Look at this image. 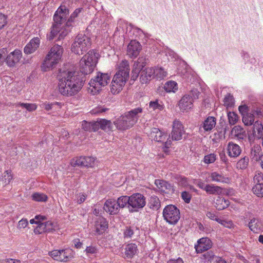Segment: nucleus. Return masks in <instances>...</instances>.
<instances>
[{
    "instance_id": "f257e3e1",
    "label": "nucleus",
    "mask_w": 263,
    "mask_h": 263,
    "mask_svg": "<svg viewBox=\"0 0 263 263\" xmlns=\"http://www.w3.org/2000/svg\"><path fill=\"white\" fill-rule=\"evenodd\" d=\"M60 93L66 97L77 94L82 89L84 80L76 71L60 70L58 76Z\"/></svg>"
},
{
    "instance_id": "f03ea898",
    "label": "nucleus",
    "mask_w": 263,
    "mask_h": 263,
    "mask_svg": "<svg viewBox=\"0 0 263 263\" xmlns=\"http://www.w3.org/2000/svg\"><path fill=\"white\" fill-rule=\"evenodd\" d=\"M81 10L77 9L71 14L68 21L66 22L67 15L69 14V10L64 6H61L55 12L53 16L54 23L51 29L50 34L48 35L49 40H52L59 33V39H63L70 31L69 27L71 26L73 19L76 17L80 12Z\"/></svg>"
},
{
    "instance_id": "7ed1b4c3",
    "label": "nucleus",
    "mask_w": 263,
    "mask_h": 263,
    "mask_svg": "<svg viewBox=\"0 0 263 263\" xmlns=\"http://www.w3.org/2000/svg\"><path fill=\"white\" fill-rule=\"evenodd\" d=\"M129 65L126 60L120 64L119 70L114 76L111 84L110 91L112 94L120 92L129 77Z\"/></svg>"
},
{
    "instance_id": "20e7f679",
    "label": "nucleus",
    "mask_w": 263,
    "mask_h": 263,
    "mask_svg": "<svg viewBox=\"0 0 263 263\" xmlns=\"http://www.w3.org/2000/svg\"><path fill=\"white\" fill-rule=\"evenodd\" d=\"M146 64V59L144 57H139L133 65L132 70V79L136 80L140 73V81L143 84L147 83L152 79L155 78V70L153 67H146L143 69Z\"/></svg>"
},
{
    "instance_id": "39448f33",
    "label": "nucleus",
    "mask_w": 263,
    "mask_h": 263,
    "mask_svg": "<svg viewBox=\"0 0 263 263\" xmlns=\"http://www.w3.org/2000/svg\"><path fill=\"white\" fill-rule=\"evenodd\" d=\"M142 111V108L137 107L126 112L115 121L114 124L118 129L126 130L133 127L137 123L140 117L139 114Z\"/></svg>"
},
{
    "instance_id": "423d86ee",
    "label": "nucleus",
    "mask_w": 263,
    "mask_h": 263,
    "mask_svg": "<svg viewBox=\"0 0 263 263\" xmlns=\"http://www.w3.org/2000/svg\"><path fill=\"white\" fill-rule=\"evenodd\" d=\"M63 52V48L59 45H53L46 55L41 66L44 71L51 69L61 60Z\"/></svg>"
},
{
    "instance_id": "0eeeda50",
    "label": "nucleus",
    "mask_w": 263,
    "mask_h": 263,
    "mask_svg": "<svg viewBox=\"0 0 263 263\" xmlns=\"http://www.w3.org/2000/svg\"><path fill=\"white\" fill-rule=\"evenodd\" d=\"M99 54L93 50L89 51L80 61V71L84 74L91 73L98 62Z\"/></svg>"
},
{
    "instance_id": "6e6552de",
    "label": "nucleus",
    "mask_w": 263,
    "mask_h": 263,
    "mask_svg": "<svg viewBox=\"0 0 263 263\" xmlns=\"http://www.w3.org/2000/svg\"><path fill=\"white\" fill-rule=\"evenodd\" d=\"M91 46L90 39L85 34H79L74 39L71 45V51L76 54H83Z\"/></svg>"
},
{
    "instance_id": "1a4fd4ad",
    "label": "nucleus",
    "mask_w": 263,
    "mask_h": 263,
    "mask_svg": "<svg viewBox=\"0 0 263 263\" xmlns=\"http://www.w3.org/2000/svg\"><path fill=\"white\" fill-rule=\"evenodd\" d=\"M163 217L167 222L175 225L180 218V210L174 205H167L163 209Z\"/></svg>"
},
{
    "instance_id": "9d476101",
    "label": "nucleus",
    "mask_w": 263,
    "mask_h": 263,
    "mask_svg": "<svg viewBox=\"0 0 263 263\" xmlns=\"http://www.w3.org/2000/svg\"><path fill=\"white\" fill-rule=\"evenodd\" d=\"M110 79V77L108 73L98 72L97 76L91 79L89 84L90 87L95 89V91H99L102 87L108 83Z\"/></svg>"
},
{
    "instance_id": "9b49d317",
    "label": "nucleus",
    "mask_w": 263,
    "mask_h": 263,
    "mask_svg": "<svg viewBox=\"0 0 263 263\" xmlns=\"http://www.w3.org/2000/svg\"><path fill=\"white\" fill-rule=\"evenodd\" d=\"M54 260L67 262L73 257V251L70 249L54 250L48 253Z\"/></svg>"
},
{
    "instance_id": "f8f14e48",
    "label": "nucleus",
    "mask_w": 263,
    "mask_h": 263,
    "mask_svg": "<svg viewBox=\"0 0 263 263\" xmlns=\"http://www.w3.org/2000/svg\"><path fill=\"white\" fill-rule=\"evenodd\" d=\"M70 164L73 167H93L96 165V159L91 157H77L71 160Z\"/></svg>"
},
{
    "instance_id": "ddd939ff",
    "label": "nucleus",
    "mask_w": 263,
    "mask_h": 263,
    "mask_svg": "<svg viewBox=\"0 0 263 263\" xmlns=\"http://www.w3.org/2000/svg\"><path fill=\"white\" fill-rule=\"evenodd\" d=\"M146 204V198L144 196L140 193L133 194L130 196L129 206L132 207L133 211H138L142 209Z\"/></svg>"
},
{
    "instance_id": "4468645a",
    "label": "nucleus",
    "mask_w": 263,
    "mask_h": 263,
    "mask_svg": "<svg viewBox=\"0 0 263 263\" xmlns=\"http://www.w3.org/2000/svg\"><path fill=\"white\" fill-rule=\"evenodd\" d=\"M184 133L183 125L179 120H175L173 122L172 131L170 135L172 139L175 141L180 140Z\"/></svg>"
},
{
    "instance_id": "2eb2a0df",
    "label": "nucleus",
    "mask_w": 263,
    "mask_h": 263,
    "mask_svg": "<svg viewBox=\"0 0 263 263\" xmlns=\"http://www.w3.org/2000/svg\"><path fill=\"white\" fill-rule=\"evenodd\" d=\"M212 246L211 240L207 237H203L197 241L195 248L197 253H200L210 249Z\"/></svg>"
},
{
    "instance_id": "dca6fc26",
    "label": "nucleus",
    "mask_w": 263,
    "mask_h": 263,
    "mask_svg": "<svg viewBox=\"0 0 263 263\" xmlns=\"http://www.w3.org/2000/svg\"><path fill=\"white\" fill-rule=\"evenodd\" d=\"M22 56V51L20 50H15L10 52L5 58L7 65L9 67H13L19 62Z\"/></svg>"
},
{
    "instance_id": "f3484780",
    "label": "nucleus",
    "mask_w": 263,
    "mask_h": 263,
    "mask_svg": "<svg viewBox=\"0 0 263 263\" xmlns=\"http://www.w3.org/2000/svg\"><path fill=\"white\" fill-rule=\"evenodd\" d=\"M226 150L228 156L233 158H237L242 152L240 146L232 141L228 143Z\"/></svg>"
},
{
    "instance_id": "a211bd4d",
    "label": "nucleus",
    "mask_w": 263,
    "mask_h": 263,
    "mask_svg": "<svg viewBox=\"0 0 263 263\" xmlns=\"http://www.w3.org/2000/svg\"><path fill=\"white\" fill-rule=\"evenodd\" d=\"M141 50V46L140 43L135 40H132L127 46V54L130 58H136L138 55Z\"/></svg>"
},
{
    "instance_id": "6ab92c4d",
    "label": "nucleus",
    "mask_w": 263,
    "mask_h": 263,
    "mask_svg": "<svg viewBox=\"0 0 263 263\" xmlns=\"http://www.w3.org/2000/svg\"><path fill=\"white\" fill-rule=\"evenodd\" d=\"M103 209L110 215L117 214L120 211L116 200L114 199L107 200L104 203Z\"/></svg>"
},
{
    "instance_id": "aec40b11",
    "label": "nucleus",
    "mask_w": 263,
    "mask_h": 263,
    "mask_svg": "<svg viewBox=\"0 0 263 263\" xmlns=\"http://www.w3.org/2000/svg\"><path fill=\"white\" fill-rule=\"evenodd\" d=\"M150 138L157 142H163L167 137V134L157 128L151 129L149 134Z\"/></svg>"
},
{
    "instance_id": "412c9836",
    "label": "nucleus",
    "mask_w": 263,
    "mask_h": 263,
    "mask_svg": "<svg viewBox=\"0 0 263 263\" xmlns=\"http://www.w3.org/2000/svg\"><path fill=\"white\" fill-rule=\"evenodd\" d=\"M231 134L232 138H236L241 142L246 140L247 137L245 130L239 125L235 126L232 129Z\"/></svg>"
},
{
    "instance_id": "4be33fe9",
    "label": "nucleus",
    "mask_w": 263,
    "mask_h": 263,
    "mask_svg": "<svg viewBox=\"0 0 263 263\" xmlns=\"http://www.w3.org/2000/svg\"><path fill=\"white\" fill-rule=\"evenodd\" d=\"M40 39L39 37H34L25 46L24 52L25 54H31L35 52L39 47Z\"/></svg>"
},
{
    "instance_id": "5701e85b",
    "label": "nucleus",
    "mask_w": 263,
    "mask_h": 263,
    "mask_svg": "<svg viewBox=\"0 0 263 263\" xmlns=\"http://www.w3.org/2000/svg\"><path fill=\"white\" fill-rule=\"evenodd\" d=\"M209 177L212 181L218 183L229 184L231 182L230 178L223 175L222 173H219L217 172H214L210 173Z\"/></svg>"
},
{
    "instance_id": "b1692460",
    "label": "nucleus",
    "mask_w": 263,
    "mask_h": 263,
    "mask_svg": "<svg viewBox=\"0 0 263 263\" xmlns=\"http://www.w3.org/2000/svg\"><path fill=\"white\" fill-rule=\"evenodd\" d=\"M216 119L213 117H208L202 123L200 128V130L202 131V128L205 132L211 130L216 125Z\"/></svg>"
},
{
    "instance_id": "393cba45",
    "label": "nucleus",
    "mask_w": 263,
    "mask_h": 263,
    "mask_svg": "<svg viewBox=\"0 0 263 263\" xmlns=\"http://www.w3.org/2000/svg\"><path fill=\"white\" fill-rule=\"evenodd\" d=\"M193 99L189 96L184 95L179 103L180 108L182 110H186L192 108L193 106Z\"/></svg>"
},
{
    "instance_id": "a878e982",
    "label": "nucleus",
    "mask_w": 263,
    "mask_h": 263,
    "mask_svg": "<svg viewBox=\"0 0 263 263\" xmlns=\"http://www.w3.org/2000/svg\"><path fill=\"white\" fill-rule=\"evenodd\" d=\"M137 246L135 243H131L127 244L125 247L124 258L131 259L137 254Z\"/></svg>"
},
{
    "instance_id": "bb28decb",
    "label": "nucleus",
    "mask_w": 263,
    "mask_h": 263,
    "mask_svg": "<svg viewBox=\"0 0 263 263\" xmlns=\"http://www.w3.org/2000/svg\"><path fill=\"white\" fill-rule=\"evenodd\" d=\"M107 222L106 219L103 217H99L95 222L96 231L98 234H102L107 228Z\"/></svg>"
},
{
    "instance_id": "cd10ccee",
    "label": "nucleus",
    "mask_w": 263,
    "mask_h": 263,
    "mask_svg": "<svg viewBox=\"0 0 263 263\" xmlns=\"http://www.w3.org/2000/svg\"><path fill=\"white\" fill-rule=\"evenodd\" d=\"M155 183L162 192L168 193L170 191L172 190V186L165 181L157 179L155 180Z\"/></svg>"
},
{
    "instance_id": "c85d7f7f",
    "label": "nucleus",
    "mask_w": 263,
    "mask_h": 263,
    "mask_svg": "<svg viewBox=\"0 0 263 263\" xmlns=\"http://www.w3.org/2000/svg\"><path fill=\"white\" fill-rule=\"evenodd\" d=\"M222 188L213 184H207L205 191L209 194L220 195L222 193Z\"/></svg>"
},
{
    "instance_id": "c756f323",
    "label": "nucleus",
    "mask_w": 263,
    "mask_h": 263,
    "mask_svg": "<svg viewBox=\"0 0 263 263\" xmlns=\"http://www.w3.org/2000/svg\"><path fill=\"white\" fill-rule=\"evenodd\" d=\"M215 206L218 210H222L227 208L230 204L228 200L221 197H218L215 202Z\"/></svg>"
},
{
    "instance_id": "7c9ffc66",
    "label": "nucleus",
    "mask_w": 263,
    "mask_h": 263,
    "mask_svg": "<svg viewBox=\"0 0 263 263\" xmlns=\"http://www.w3.org/2000/svg\"><path fill=\"white\" fill-rule=\"evenodd\" d=\"M262 152V149L259 144H254L252 146L251 149V155L252 157V158L258 161V159L260 157V154Z\"/></svg>"
},
{
    "instance_id": "2f4dec72",
    "label": "nucleus",
    "mask_w": 263,
    "mask_h": 263,
    "mask_svg": "<svg viewBox=\"0 0 263 263\" xmlns=\"http://www.w3.org/2000/svg\"><path fill=\"white\" fill-rule=\"evenodd\" d=\"M253 133L254 136L258 139L263 137V125L258 121H256L254 124Z\"/></svg>"
},
{
    "instance_id": "473e14b6",
    "label": "nucleus",
    "mask_w": 263,
    "mask_h": 263,
    "mask_svg": "<svg viewBox=\"0 0 263 263\" xmlns=\"http://www.w3.org/2000/svg\"><path fill=\"white\" fill-rule=\"evenodd\" d=\"M250 229L254 233H258L260 230V223L258 219L253 218L249 223Z\"/></svg>"
},
{
    "instance_id": "72a5a7b5",
    "label": "nucleus",
    "mask_w": 263,
    "mask_h": 263,
    "mask_svg": "<svg viewBox=\"0 0 263 263\" xmlns=\"http://www.w3.org/2000/svg\"><path fill=\"white\" fill-rule=\"evenodd\" d=\"M149 109L152 111H159L164 109V106L161 102L159 103L158 100L151 101L149 103Z\"/></svg>"
},
{
    "instance_id": "f704fd0d",
    "label": "nucleus",
    "mask_w": 263,
    "mask_h": 263,
    "mask_svg": "<svg viewBox=\"0 0 263 263\" xmlns=\"http://www.w3.org/2000/svg\"><path fill=\"white\" fill-rule=\"evenodd\" d=\"M130 200V196H122L119 197L116 200L118 206L119 208H124L127 204L129 206V202ZM129 208L130 206H128Z\"/></svg>"
},
{
    "instance_id": "c9c22d12",
    "label": "nucleus",
    "mask_w": 263,
    "mask_h": 263,
    "mask_svg": "<svg viewBox=\"0 0 263 263\" xmlns=\"http://www.w3.org/2000/svg\"><path fill=\"white\" fill-rule=\"evenodd\" d=\"M100 124V128L104 130H110L112 128V124L110 120L104 119H99Z\"/></svg>"
},
{
    "instance_id": "e433bc0d",
    "label": "nucleus",
    "mask_w": 263,
    "mask_h": 263,
    "mask_svg": "<svg viewBox=\"0 0 263 263\" xmlns=\"http://www.w3.org/2000/svg\"><path fill=\"white\" fill-rule=\"evenodd\" d=\"M164 88L168 92H174L178 89L177 83L173 81H168L165 84Z\"/></svg>"
},
{
    "instance_id": "4c0bfd02",
    "label": "nucleus",
    "mask_w": 263,
    "mask_h": 263,
    "mask_svg": "<svg viewBox=\"0 0 263 263\" xmlns=\"http://www.w3.org/2000/svg\"><path fill=\"white\" fill-rule=\"evenodd\" d=\"M149 206L153 210H157L160 207V201L157 196H152L149 200Z\"/></svg>"
},
{
    "instance_id": "58836bf2",
    "label": "nucleus",
    "mask_w": 263,
    "mask_h": 263,
    "mask_svg": "<svg viewBox=\"0 0 263 263\" xmlns=\"http://www.w3.org/2000/svg\"><path fill=\"white\" fill-rule=\"evenodd\" d=\"M12 179V176L10 172L8 171H5L1 179L2 184L3 187L9 184Z\"/></svg>"
},
{
    "instance_id": "ea45409f",
    "label": "nucleus",
    "mask_w": 263,
    "mask_h": 263,
    "mask_svg": "<svg viewBox=\"0 0 263 263\" xmlns=\"http://www.w3.org/2000/svg\"><path fill=\"white\" fill-rule=\"evenodd\" d=\"M242 121L246 125H252L254 122V115L247 113L242 117Z\"/></svg>"
},
{
    "instance_id": "a19ab883",
    "label": "nucleus",
    "mask_w": 263,
    "mask_h": 263,
    "mask_svg": "<svg viewBox=\"0 0 263 263\" xmlns=\"http://www.w3.org/2000/svg\"><path fill=\"white\" fill-rule=\"evenodd\" d=\"M155 70V78L162 79L166 77L167 72L161 67L154 68Z\"/></svg>"
},
{
    "instance_id": "79ce46f5",
    "label": "nucleus",
    "mask_w": 263,
    "mask_h": 263,
    "mask_svg": "<svg viewBox=\"0 0 263 263\" xmlns=\"http://www.w3.org/2000/svg\"><path fill=\"white\" fill-rule=\"evenodd\" d=\"M32 198L35 201L45 202L47 200L48 197L43 193H35L32 195Z\"/></svg>"
},
{
    "instance_id": "37998d69",
    "label": "nucleus",
    "mask_w": 263,
    "mask_h": 263,
    "mask_svg": "<svg viewBox=\"0 0 263 263\" xmlns=\"http://www.w3.org/2000/svg\"><path fill=\"white\" fill-rule=\"evenodd\" d=\"M217 257L215 256L214 252L212 251L206 252L202 255V259L205 262H212L214 259H217Z\"/></svg>"
},
{
    "instance_id": "c03bdc74",
    "label": "nucleus",
    "mask_w": 263,
    "mask_h": 263,
    "mask_svg": "<svg viewBox=\"0 0 263 263\" xmlns=\"http://www.w3.org/2000/svg\"><path fill=\"white\" fill-rule=\"evenodd\" d=\"M249 159L247 156H245L240 159L237 163V168L241 170L245 169L247 167L249 164Z\"/></svg>"
},
{
    "instance_id": "a18cd8bd",
    "label": "nucleus",
    "mask_w": 263,
    "mask_h": 263,
    "mask_svg": "<svg viewBox=\"0 0 263 263\" xmlns=\"http://www.w3.org/2000/svg\"><path fill=\"white\" fill-rule=\"evenodd\" d=\"M252 191L258 197H263V184H255L252 188Z\"/></svg>"
},
{
    "instance_id": "49530a36",
    "label": "nucleus",
    "mask_w": 263,
    "mask_h": 263,
    "mask_svg": "<svg viewBox=\"0 0 263 263\" xmlns=\"http://www.w3.org/2000/svg\"><path fill=\"white\" fill-rule=\"evenodd\" d=\"M134 227H126L124 232V238L125 239H132L134 234Z\"/></svg>"
},
{
    "instance_id": "de8ad7c7",
    "label": "nucleus",
    "mask_w": 263,
    "mask_h": 263,
    "mask_svg": "<svg viewBox=\"0 0 263 263\" xmlns=\"http://www.w3.org/2000/svg\"><path fill=\"white\" fill-rule=\"evenodd\" d=\"M224 105L227 107H232L234 104V99L232 95L228 93L225 96L224 100Z\"/></svg>"
},
{
    "instance_id": "09e8293b",
    "label": "nucleus",
    "mask_w": 263,
    "mask_h": 263,
    "mask_svg": "<svg viewBox=\"0 0 263 263\" xmlns=\"http://www.w3.org/2000/svg\"><path fill=\"white\" fill-rule=\"evenodd\" d=\"M178 184L179 185L184 187H189L190 190H194L193 186L191 185L189 183L188 180L186 178L181 177L178 179Z\"/></svg>"
},
{
    "instance_id": "8fccbe9b",
    "label": "nucleus",
    "mask_w": 263,
    "mask_h": 263,
    "mask_svg": "<svg viewBox=\"0 0 263 263\" xmlns=\"http://www.w3.org/2000/svg\"><path fill=\"white\" fill-rule=\"evenodd\" d=\"M21 106L26 108L29 111H32L37 108V106L35 104L20 103L16 105V106Z\"/></svg>"
},
{
    "instance_id": "3c124183",
    "label": "nucleus",
    "mask_w": 263,
    "mask_h": 263,
    "mask_svg": "<svg viewBox=\"0 0 263 263\" xmlns=\"http://www.w3.org/2000/svg\"><path fill=\"white\" fill-rule=\"evenodd\" d=\"M228 117L229 123L231 125L236 124L238 119L237 115L234 112H228Z\"/></svg>"
},
{
    "instance_id": "603ef678",
    "label": "nucleus",
    "mask_w": 263,
    "mask_h": 263,
    "mask_svg": "<svg viewBox=\"0 0 263 263\" xmlns=\"http://www.w3.org/2000/svg\"><path fill=\"white\" fill-rule=\"evenodd\" d=\"M216 159V155L214 154H210L205 155L203 159V162L205 164H211L214 163Z\"/></svg>"
},
{
    "instance_id": "864d4df0",
    "label": "nucleus",
    "mask_w": 263,
    "mask_h": 263,
    "mask_svg": "<svg viewBox=\"0 0 263 263\" xmlns=\"http://www.w3.org/2000/svg\"><path fill=\"white\" fill-rule=\"evenodd\" d=\"M43 107L46 110H49L53 108L55 106H59V108L61 107V103L59 102H55L51 103L45 102L42 104Z\"/></svg>"
},
{
    "instance_id": "5fc2aeb1",
    "label": "nucleus",
    "mask_w": 263,
    "mask_h": 263,
    "mask_svg": "<svg viewBox=\"0 0 263 263\" xmlns=\"http://www.w3.org/2000/svg\"><path fill=\"white\" fill-rule=\"evenodd\" d=\"M34 232L36 234H41L47 232L44 222L38 224L37 227L34 229Z\"/></svg>"
},
{
    "instance_id": "6e6d98bb",
    "label": "nucleus",
    "mask_w": 263,
    "mask_h": 263,
    "mask_svg": "<svg viewBox=\"0 0 263 263\" xmlns=\"http://www.w3.org/2000/svg\"><path fill=\"white\" fill-rule=\"evenodd\" d=\"M181 198L185 203H189L191 201L192 195L189 192L184 191L181 193Z\"/></svg>"
},
{
    "instance_id": "4d7b16f0",
    "label": "nucleus",
    "mask_w": 263,
    "mask_h": 263,
    "mask_svg": "<svg viewBox=\"0 0 263 263\" xmlns=\"http://www.w3.org/2000/svg\"><path fill=\"white\" fill-rule=\"evenodd\" d=\"M216 221L226 228H231L233 226V223L231 220L226 221L220 219H216Z\"/></svg>"
},
{
    "instance_id": "13d9d810",
    "label": "nucleus",
    "mask_w": 263,
    "mask_h": 263,
    "mask_svg": "<svg viewBox=\"0 0 263 263\" xmlns=\"http://www.w3.org/2000/svg\"><path fill=\"white\" fill-rule=\"evenodd\" d=\"M107 110H108V108H107L102 107H97L93 109L91 111V113L92 114H94V115H98V114L102 113L103 112H105Z\"/></svg>"
},
{
    "instance_id": "bf43d9fd",
    "label": "nucleus",
    "mask_w": 263,
    "mask_h": 263,
    "mask_svg": "<svg viewBox=\"0 0 263 263\" xmlns=\"http://www.w3.org/2000/svg\"><path fill=\"white\" fill-rule=\"evenodd\" d=\"M254 183L255 184H263V177L261 174L258 173L254 177Z\"/></svg>"
},
{
    "instance_id": "052dcab7",
    "label": "nucleus",
    "mask_w": 263,
    "mask_h": 263,
    "mask_svg": "<svg viewBox=\"0 0 263 263\" xmlns=\"http://www.w3.org/2000/svg\"><path fill=\"white\" fill-rule=\"evenodd\" d=\"M28 224V222L27 219L23 218L18 222L17 228L21 230L25 228Z\"/></svg>"
},
{
    "instance_id": "680f3d73",
    "label": "nucleus",
    "mask_w": 263,
    "mask_h": 263,
    "mask_svg": "<svg viewBox=\"0 0 263 263\" xmlns=\"http://www.w3.org/2000/svg\"><path fill=\"white\" fill-rule=\"evenodd\" d=\"M47 232H50L54 230V224L53 222L48 221L44 222Z\"/></svg>"
},
{
    "instance_id": "e2e57ef3",
    "label": "nucleus",
    "mask_w": 263,
    "mask_h": 263,
    "mask_svg": "<svg viewBox=\"0 0 263 263\" xmlns=\"http://www.w3.org/2000/svg\"><path fill=\"white\" fill-rule=\"evenodd\" d=\"M200 92L196 89H192L190 92L189 95H186L187 96H189L191 98L193 99V101L194 100L197 99L198 98Z\"/></svg>"
},
{
    "instance_id": "0e129e2a",
    "label": "nucleus",
    "mask_w": 263,
    "mask_h": 263,
    "mask_svg": "<svg viewBox=\"0 0 263 263\" xmlns=\"http://www.w3.org/2000/svg\"><path fill=\"white\" fill-rule=\"evenodd\" d=\"M7 16L0 13V30L7 24Z\"/></svg>"
},
{
    "instance_id": "69168bd1",
    "label": "nucleus",
    "mask_w": 263,
    "mask_h": 263,
    "mask_svg": "<svg viewBox=\"0 0 263 263\" xmlns=\"http://www.w3.org/2000/svg\"><path fill=\"white\" fill-rule=\"evenodd\" d=\"M82 128L86 131H91L92 122L84 121L82 124Z\"/></svg>"
},
{
    "instance_id": "338daca9",
    "label": "nucleus",
    "mask_w": 263,
    "mask_h": 263,
    "mask_svg": "<svg viewBox=\"0 0 263 263\" xmlns=\"http://www.w3.org/2000/svg\"><path fill=\"white\" fill-rule=\"evenodd\" d=\"M100 128V124L99 121L98 120L96 121L92 122L91 131L96 132Z\"/></svg>"
},
{
    "instance_id": "774afa93",
    "label": "nucleus",
    "mask_w": 263,
    "mask_h": 263,
    "mask_svg": "<svg viewBox=\"0 0 263 263\" xmlns=\"http://www.w3.org/2000/svg\"><path fill=\"white\" fill-rule=\"evenodd\" d=\"M85 251L87 254H93L97 253V250L96 247L89 246L86 248Z\"/></svg>"
}]
</instances>
